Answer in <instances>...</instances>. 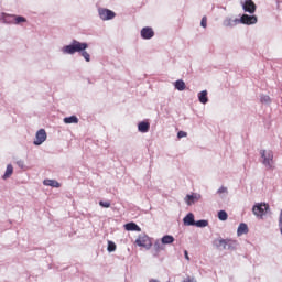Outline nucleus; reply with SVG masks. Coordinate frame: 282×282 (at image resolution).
Listing matches in <instances>:
<instances>
[{
  "label": "nucleus",
  "instance_id": "obj_1",
  "mask_svg": "<svg viewBox=\"0 0 282 282\" xmlns=\"http://www.w3.org/2000/svg\"><path fill=\"white\" fill-rule=\"evenodd\" d=\"M89 47L87 43H82L74 40L70 45H66L62 48L64 54H76V52H82V56L87 63L91 61V56L85 51Z\"/></svg>",
  "mask_w": 282,
  "mask_h": 282
},
{
  "label": "nucleus",
  "instance_id": "obj_19",
  "mask_svg": "<svg viewBox=\"0 0 282 282\" xmlns=\"http://www.w3.org/2000/svg\"><path fill=\"white\" fill-rule=\"evenodd\" d=\"M65 124H78V117L77 116H70L64 118Z\"/></svg>",
  "mask_w": 282,
  "mask_h": 282
},
{
  "label": "nucleus",
  "instance_id": "obj_15",
  "mask_svg": "<svg viewBox=\"0 0 282 282\" xmlns=\"http://www.w3.org/2000/svg\"><path fill=\"white\" fill-rule=\"evenodd\" d=\"M238 237H241V235H248V225L246 223H241L237 230Z\"/></svg>",
  "mask_w": 282,
  "mask_h": 282
},
{
  "label": "nucleus",
  "instance_id": "obj_35",
  "mask_svg": "<svg viewBox=\"0 0 282 282\" xmlns=\"http://www.w3.org/2000/svg\"><path fill=\"white\" fill-rule=\"evenodd\" d=\"M149 282H160V281H158L155 279H151Z\"/></svg>",
  "mask_w": 282,
  "mask_h": 282
},
{
  "label": "nucleus",
  "instance_id": "obj_8",
  "mask_svg": "<svg viewBox=\"0 0 282 282\" xmlns=\"http://www.w3.org/2000/svg\"><path fill=\"white\" fill-rule=\"evenodd\" d=\"M242 9L245 12H249V14H254L257 12V4L252 0H246L242 4Z\"/></svg>",
  "mask_w": 282,
  "mask_h": 282
},
{
  "label": "nucleus",
  "instance_id": "obj_21",
  "mask_svg": "<svg viewBox=\"0 0 282 282\" xmlns=\"http://www.w3.org/2000/svg\"><path fill=\"white\" fill-rule=\"evenodd\" d=\"M218 219L220 221H226L228 219V213H226V210L218 212Z\"/></svg>",
  "mask_w": 282,
  "mask_h": 282
},
{
  "label": "nucleus",
  "instance_id": "obj_26",
  "mask_svg": "<svg viewBox=\"0 0 282 282\" xmlns=\"http://www.w3.org/2000/svg\"><path fill=\"white\" fill-rule=\"evenodd\" d=\"M99 206H101L102 208H111V203L100 200Z\"/></svg>",
  "mask_w": 282,
  "mask_h": 282
},
{
  "label": "nucleus",
  "instance_id": "obj_10",
  "mask_svg": "<svg viewBox=\"0 0 282 282\" xmlns=\"http://www.w3.org/2000/svg\"><path fill=\"white\" fill-rule=\"evenodd\" d=\"M219 248H223V250H232L235 248V241L228 240V239H220L218 241Z\"/></svg>",
  "mask_w": 282,
  "mask_h": 282
},
{
  "label": "nucleus",
  "instance_id": "obj_20",
  "mask_svg": "<svg viewBox=\"0 0 282 282\" xmlns=\"http://www.w3.org/2000/svg\"><path fill=\"white\" fill-rule=\"evenodd\" d=\"M175 89H177L178 91H184V89H186V83H184V80L182 79L176 80Z\"/></svg>",
  "mask_w": 282,
  "mask_h": 282
},
{
  "label": "nucleus",
  "instance_id": "obj_12",
  "mask_svg": "<svg viewBox=\"0 0 282 282\" xmlns=\"http://www.w3.org/2000/svg\"><path fill=\"white\" fill-rule=\"evenodd\" d=\"M183 221L185 226H195V215L187 214Z\"/></svg>",
  "mask_w": 282,
  "mask_h": 282
},
{
  "label": "nucleus",
  "instance_id": "obj_30",
  "mask_svg": "<svg viewBox=\"0 0 282 282\" xmlns=\"http://www.w3.org/2000/svg\"><path fill=\"white\" fill-rule=\"evenodd\" d=\"M262 102H270V97L269 96H264L261 98Z\"/></svg>",
  "mask_w": 282,
  "mask_h": 282
},
{
  "label": "nucleus",
  "instance_id": "obj_14",
  "mask_svg": "<svg viewBox=\"0 0 282 282\" xmlns=\"http://www.w3.org/2000/svg\"><path fill=\"white\" fill-rule=\"evenodd\" d=\"M126 230L140 232V226L135 223H128L124 225Z\"/></svg>",
  "mask_w": 282,
  "mask_h": 282
},
{
  "label": "nucleus",
  "instance_id": "obj_13",
  "mask_svg": "<svg viewBox=\"0 0 282 282\" xmlns=\"http://www.w3.org/2000/svg\"><path fill=\"white\" fill-rule=\"evenodd\" d=\"M11 19H12L11 22L14 23L15 25L28 22V19H25L22 15H11Z\"/></svg>",
  "mask_w": 282,
  "mask_h": 282
},
{
  "label": "nucleus",
  "instance_id": "obj_24",
  "mask_svg": "<svg viewBox=\"0 0 282 282\" xmlns=\"http://www.w3.org/2000/svg\"><path fill=\"white\" fill-rule=\"evenodd\" d=\"M108 252H116V242L113 241H108Z\"/></svg>",
  "mask_w": 282,
  "mask_h": 282
},
{
  "label": "nucleus",
  "instance_id": "obj_32",
  "mask_svg": "<svg viewBox=\"0 0 282 282\" xmlns=\"http://www.w3.org/2000/svg\"><path fill=\"white\" fill-rule=\"evenodd\" d=\"M184 254H185V259L187 260V261H191V258L188 257V251H184Z\"/></svg>",
  "mask_w": 282,
  "mask_h": 282
},
{
  "label": "nucleus",
  "instance_id": "obj_23",
  "mask_svg": "<svg viewBox=\"0 0 282 282\" xmlns=\"http://www.w3.org/2000/svg\"><path fill=\"white\" fill-rule=\"evenodd\" d=\"M194 226H197V228H206V226H208V220L195 221Z\"/></svg>",
  "mask_w": 282,
  "mask_h": 282
},
{
  "label": "nucleus",
  "instance_id": "obj_28",
  "mask_svg": "<svg viewBox=\"0 0 282 282\" xmlns=\"http://www.w3.org/2000/svg\"><path fill=\"white\" fill-rule=\"evenodd\" d=\"M186 135H188V133H186L185 131H178L177 133L178 139L186 138Z\"/></svg>",
  "mask_w": 282,
  "mask_h": 282
},
{
  "label": "nucleus",
  "instance_id": "obj_5",
  "mask_svg": "<svg viewBox=\"0 0 282 282\" xmlns=\"http://www.w3.org/2000/svg\"><path fill=\"white\" fill-rule=\"evenodd\" d=\"M98 14L101 19V21H111V19H116V12L101 8L98 10Z\"/></svg>",
  "mask_w": 282,
  "mask_h": 282
},
{
  "label": "nucleus",
  "instance_id": "obj_11",
  "mask_svg": "<svg viewBox=\"0 0 282 282\" xmlns=\"http://www.w3.org/2000/svg\"><path fill=\"white\" fill-rule=\"evenodd\" d=\"M138 129L140 133H149V129H151V124L147 121H142L138 124Z\"/></svg>",
  "mask_w": 282,
  "mask_h": 282
},
{
  "label": "nucleus",
  "instance_id": "obj_29",
  "mask_svg": "<svg viewBox=\"0 0 282 282\" xmlns=\"http://www.w3.org/2000/svg\"><path fill=\"white\" fill-rule=\"evenodd\" d=\"M218 193L221 195V193H228V188H226V187H220L219 189H218Z\"/></svg>",
  "mask_w": 282,
  "mask_h": 282
},
{
  "label": "nucleus",
  "instance_id": "obj_27",
  "mask_svg": "<svg viewBox=\"0 0 282 282\" xmlns=\"http://www.w3.org/2000/svg\"><path fill=\"white\" fill-rule=\"evenodd\" d=\"M200 25H202V28H207V25H208V18L203 17L202 21H200Z\"/></svg>",
  "mask_w": 282,
  "mask_h": 282
},
{
  "label": "nucleus",
  "instance_id": "obj_17",
  "mask_svg": "<svg viewBox=\"0 0 282 282\" xmlns=\"http://www.w3.org/2000/svg\"><path fill=\"white\" fill-rule=\"evenodd\" d=\"M14 173V167L12 164L7 165V170L4 172V175L2 176V180H9V177H12V174Z\"/></svg>",
  "mask_w": 282,
  "mask_h": 282
},
{
  "label": "nucleus",
  "instance_id": "obj_6",
  "mask_svg": "<svg viewBox=\"0 0 282 282\" xmlns=\"http://www.w3.org/2000/svg\"><path fill=\"white\" fill-rule=\"evenodd\" d=\"M137 246L141 248H151V238L147 235H140L135 240Z\"/></svg>",
  "mask_w": 282,
  "mask_h": 282
},
{
  "label": "nucleus",
  "instance_id": "obj_25",
  "mask_svg": "<svg viewBox=\"0 0 282 282\" xmlns=\"http://www.w3.org/2000/svg\"><path fill=\"white\" fill-rule=\"evenodd\" d=\"M185 200H186V204H187L188 206H191V204H193V202H195V196H193V195H187L186 198H185Z\"/></svg>",
  "mask_w": 282,
  "mask_h": 282
},
{
  "label": "nucleus",
  "instance_id": "obj_18",
  "mask_svg": "<svg viewBox=\"0 0 282 282\" xmlns=\"http://www.w3.org/2000/svg\"><path fill=\"white\" fill-rule=\"evenodd\" d=\"M44 186H52L53 188H61V183L54 180H44L43 181Z\"/></svg>",
  "mask_w": 282,
  "mask_h": 282
},
{
  "label": "nucleus",
  "instance_id": "obj_34",
  "mask_svg": "<svg viewBox=\"0 0 282 282\" xmlns=\"http://www.w3.org/2000/svg\"><path fill=\"white\" fill-rule=\"evenodd\" d=\"M183 282H196V281H194V280L191 279V278H187V279H185Z\"/></svg>",
  "mask_w": 282,
  "mask_h": 282
},
{
  "label": "nucleus",
  "instance_id": "obj_3",
  "mask_svg": "<svg viewBox=\"0 0 282 282\" xmlns=\"http://www.w3.org/2000/svg\"><path fill=\"white\" fill-rule=\"evenodd\" d=\"M260 155H261V159H262V164L267 169H273V166H274V153L272 152V150H261Z\"/></svg>",
  "mask_w": 282,
  "mask_h": 282
},
{
  "label": "nucleus",
  "instance_id": "obj_22",
  "mask_svg": "<svg viewBox=\"0 0 282 282\" xmlns=\"http://www.w3.org/2000/svg\"><path fill=\"white\" fill-rule=\"evenodd\" d=\"M162 243H164V245H166V243H173V241H175V238H173V236H169V235H166V236H164L163 238H162Z\"/></svg>",
  "mask_w": 282,
  "mask_h": 282
},
{
  "label": "nucleus",
  "instance_id": "obj_31",
  "mask_svg": "<svg viewBox=\"0 0 282 282\" xmlns=\"http://www.w3.org/2000/svg\"><path fill=\"white\" fill-rule=\"evenodd\" d=\"M154 248H155V252H160V250H162V248L160 247V243H155L154 245Z\"/></svg>",
  "mask_w": 282,
  "mask_h": 282
},
{
  "label": "nucleus",
  "instance_id": "obj_2",
  "mask_svg": "<svg viewBox=\"0 0 282 282\" xmlns=\"http://www.w3.org/2000/svg\"><path fill=\"white\" fill-rule=\"evenodd\" d=\"M237 23H242L243 25H254V23H257V15L242 14L240 20H228L226 25H237Z\"/></svg>",
  "mask_w": 282,
  "mask_h": 282
},
{
  "label": "nucleus",
  "instance_id": "obj_9",
  "mask_svg": "<svg viewBox=\"0 0 282 282\" xmlns=\"http://www.w3.org/2000/svg\"><path fill=\"white\" fill-rule=\"evenodd\" d=\"M155 36V31H153V28L145 26L141 30V37L144 40L153 39Z\"/></svg>",
  "mask_w": 282,
  "mask_h": 282
},
{
  "label": "nucleus",
  "instance_id": "obj_33",
  "mask_svg": "<svg viewBox=\"0 0 282 282\" xmlns=\"http://www.w3.org/2000/svg\"><path fill=\"white\" fill-rule=\"evenodd\" d=\"M17 164L20 166V169H23V161H18Z\"/></svg>",
  "mask_w": 282,
  "mask_h": 282
},
{
  "label": "nucleus",
  "instance_id": "obj_4",
  "mask_svg": "<svg viewBox=\"0 0 282 282\" xmlns=\"http://www.w3.org/2000/svg\"><path fill=\"white\" fill-rule=\"evenodd\" d=\"M268 210H270V205L265 203L257 204L252 208L253 215L257 217H263V215L268 214Z\"/></svg>",
  "mask_w": 282,
  "mask_h": 282
},
{
  "label": "nucleus",
  "instance_id": "obj_7",
  "mask_svg": "<svg viewBox=\"0 0 282 282\" xmlns=\"http://www.w3.org/2000/svg\"><path fill=\"white\" fill-rule=\"evenodd\" d=\"M47 140V133L44 129H41L36 132V139L34 141L35 147H41Z\"/></svg>",
  "mask_w": 282,
  "mask_h": 282
},
{
  "label": "nucleus",
  "instance_id": "obj_16",
  "mask_svg": "<svg viewBox=\"0 0 282 282\" xmlns=\"http://www.w3.org/2000/svg\"><path fill=\"white\" fill-rule=\"evenodd\" d=\"M198 100L199 102H202V105H206V102H208V91L207 90H203L198 94Z\"/></svg>",
  "mask_w": 282,
  "mask_h": 282
}]
</instances>
